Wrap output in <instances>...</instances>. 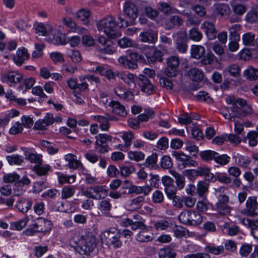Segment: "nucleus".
Listing matches in <instances>:
<instances>
[{
    "instance_id": "f257e3e1",
    "label": "nucleus",
    "mask_w": 258,
    "mask_h": 258,
    "mask_svg": "<svg viewBox=\"0 0 258 258\" xmlns=\"http://www.w3.org/2000/svg\"><path fill=\"white\" fill-rule=\"evenodd\" d=\"M118 78L121 79L125 83L130 85L134 83L135 86L137 83L141 88V91L150 95L154 92V86L150 81L144 75H140L138 77L131 73H120L118 75Z\"/></svg>"
},
{
    "instance_id": "f03ea898",
    "label": "nucleus",
    "mask_w": 258,
    "mask_h": 258,
    "mask_svg": "<svg viewBox=\"0 0 258 258\" xmlns=\"http://www.w3.org/2000/svg\"><path fill=\"white\" fill-rule=\"evenodd\" d=\"M97 244V240L91 232L83 236L75 246V250L81 254L89 255L93 252Z\"/></svg>"
},
{
    "instance_id": "7ed1b4c3",
    "label": "nucleus",
    "mask_w": 258,
    "mask_h": 258,
    "mask_svg": "<svg viewBox=\"0 0 258 258\" xmlns=\"http://www.w3.org/2000/svg\"><path fill=\"white\" fill-rule=\"evenodd\" d=\"M120 236L119 230L112 227L102 232L100 238L102 242L108 246L118 248L122 245V242L120 239Z\"/></svg>"
},
{
    "instance_id": "20e7f679",
    "label": "nucleus",
    "mask_w": 258,
    "mask_h": 258,
    "mask_svg": "<svg viewBox=\"0 0 258 258\" xmlns=\"http://www.w3.org/2000/svg\"><path fill=\"white\" fill-rule=\"evenodd\" d=\"M99 31L104 30L106 35L111 39L115 38L118 35L117 23L113 17L104 18L96 23Z\"/></svg>"
},
{
    "instance_id": "39448f33",
    "label": "nucleus",
    "mask_w": 258,
    "mask_h": 258,
    "mask_svg": "<svg viewBox=\"0 0 258 258\" xmlns=\"http://www.w3.org/2000/svg\"><path fill=\"white\" fill-rule=\"evenodd\" d=\"M190 52L192 58L197 59L201 58L200 62L203 65L211 64L215 58V55L212 52L208 53L205 55V49L202 45H191Z\"/></svg>"
},
{
    "instance_id": "423d86ee",
    "label": "nucleus",
    "mask_w": 258,
    "mask_h": 258,
    "mask_svg": "<svg viewBox=\"0 0 258 258\" xmlns=\"http://www.w3.org/2000/svg\"><path fill=\"white\" fill-rule=\"evenodd\" d=\"M178 219L182 224L190 226H197L203 221L199 213L190 210L182 212L178 216Z\"/></svg>"
},
{
    "instance_id": "0eeeda50",
    "label": "nucleus",
    "mask_w": 258,
    "mask_h": 258,
    "mask_svg": "<svg viewBox=\"0 0 258 258\" xmlns=\"http://www.w3.org/2000/svg\"><path fill=\"white\" fill-rule=\"evenodd\" d=\"M118 62L123 68L135 69L138 68L137 62H144V58L137 52H131L128 56H122L118 59Z\"/></svg>"
},
{
    "instance_id": "6e6552de",
    "label": "nucleus",
    "mask_w": 258,
    "mask_h": 258,
    "mask_svg": "<svg viewBox=\"0 0 258 258\" xmlns=\"http://www.w3.org/2000/svg\"><path fill=\"white\" fill-rule=\"evenodd\" d=\"M237 103V104L231 108L235 117H243L251 113V108L246 104L245 100L238 98Z\"/></svg>"
},
{
    "instance_id": "1a4fd4ad",
    "label": "nucleus",
    "mask_w": 258,
    "mask_h": 258,
    "mask_svg": "<svg viewBox=\"0 0 258 258\" xmlns=\"http://www.w3.org/2000/svg\"><path fill=\"white\" fill-rule=\"evenodd\" d=\"M54 121L60 122L62 121V118L60 116L53 117L52 114L46 113L44 119L37 120L34 124V128L37 130H46V127L52 124Z\"/></svg>"
},
{
    "instance_id": "9d476101",
    "label": "nucleus",
    "mask_w": 258,
    "mask_h": 258,
    "mask_svg": "<svg viewBox=\"0 0 258 258\" xmlns=\"http://www.w3.org/2000/svg\"><path fill=\"white\" fill-rule=\"evenodd\" d=\"M97 41L103 46L98 49L100 53L112 54L115 52V48L113 46V42L112 40L106 38L104 36H99Z\"/></svg>"
},
{
    "instance_id": "9b49d317",
    "label": "nucleus",
    "mask_w": 258,
    "mask_h": 258,
    "mask_svg": "<svg viewBox=\"0 0 258 258\" xmlns=\"http://www.w3.org/2000/svg\"><path fill=\"white\" fill-rule=\"evenodd\" d=\"M172 155L178 161L181 163L182 168L196 166L197 165V162L191 159L190 156L185 155L182 152L173 151Z\"/></svg>"
},
{
    "instance_id": "f8f14e48",
    "label": "nucleus",
    "mask_w": 258,
    "mask_h": 258,
    "mask_svg": "<svg viewBox=\"0 0 258 258\" xmlns=\"http://www.w3.org/2000/svg\"><path fill=\"white\" fill-rule=\"evenodd\" d=\"M258 203L256 197H249L245 203V208L244 213L247 216L255 217L257 216L256 211L257 210Z\"/></svg>"
},
{
    "instance_id": "ddd939ff",
    "label": "nucleus",
    "mask_w": 258,
    "mask_h": 258,
    "mask_svg": "<svg viewBox=\"0 0 258 258\" xmlns=\"http://www.w3.org/2000/svg\"><path fill=\"white\" fill-rule=\"evenodd\" d=\"M187 34L185 32H179L176 34L175 47L180 53L186 52L187 48Z\"/></svg>"
},
{
    "instance_id": "4468645a",
    "label": "nucleus",
    "mask_w": 258,
    "mask_h": 258,
    "mask_svg": "<svg viewBox=\"0 0 258 258\" xmlns=\"http://www.w3.org/2000/svg\"><path fill=\"white\" fill-rule=\"evenodd\" d=\"M33 227L37 229L38 232H45L49 231L52 227L50 221L44 218L39 217L34 221Z\"/></svg>"
},
{
    "instance_id": "2eb2a0df",
    "label": "nucleus",
    "mask_w": 258,
    "mask_h": 258,
    "mask_svg": "<svg viewBox=\"0 0 258 258\" xmlns=\"http://www.w3.org/2000/svg\"><path fill=\"white\" fill-rule=\"evenodd\" d=\"M67 37L65 34L57 30L52 31L49 36V41L54 45H64L67 43Z\"/></svg>"
},
{
    "instance_id": "dca6fc26",
    "label": "nucleus",
    "mask_w": 258,
    "mask_h": 258,
    "mask_svg": "<svg viewBox=\"0 0 258 258\" xmlns=\"http://www.w3.org/2000/svg\"><path fill=\"white\" fill-rule=\"evenodd\" d=\"M23 78L22 75L16 72H9L3 74L1 76V80L3 83L8 82L20 83Z\"/></svg>"
},
{
    "instance_id": "f3484780",
    "label": "nucleus",
    "mask_w": 258,
    "mask_h": 258,
    "mask_svg": "<svg viewBox=\"0 0 258 258\" xmlns=\"http://www.w3.org/2000/svg\"><path fill=\"white\" fill-rule=\"evenodd\" d=\"M212 9L214 15L221 16L228 15L230 13V8L226 4H216L213 6Z\"/></svg>"
},
{
    "instance_id": "a211bd4d",
    "label": "nucleus",
    "mask_w": 258,
    "mask_h": 258,
    "mask_svg": "<svg viewBox=\"0 0 258 258\" xmlns=\"http://www.w3.org/2000/svg\"><path fill=\"white\" fill-rule=\"evenodd\" d=\"M29 58V54L28 53L27 49L24 47L19 48L17 52L16 56L13 58V60L15 63L18 66H21L25 60H27Z\"/></svg>"
},
{
    "instance_id": "6ab92c4d",
    "label": "nucleus",
    "mask_w": 258,
    "mask_h": 258,
    "mask_svg": "<svg viewBox=\"0 0 258 258\" xmlns=\"http://www.w3.org/2000/svg\"><path fill=\"white\" fill-rule=\"evenodd\" d=\"M201 28L205 29V33L209 40H214L217 37V31L212 23L205 22L202 24Z\"/></svg>"
},
{
    "instance_id": "aec40b11",
    "label": "nucleus",
    "mask_w": 258,
    "mask_h": 258,
    "mask_svg": "<svg viewBox=\"0 0 258 258\" xmlns=\"http://www.w3.org/2000/svg\"><path fill=\"white\" fill-rule=\"evenodd\" d=\"M109 106L112 108V112L113 113L122 117H125L126 116L127 112L125 110V107L121 104L119 102L117 101H111L109 103Z\"/></svg>"
},
{
    "instance_id": "412c9836",
    "label": "nucleus",
    "mask_w": 258,
    "mask_h": 258,
    "mask_svg": "<svg viewBox=\"0 0 258 258\" xmlns=\"http://www.w3.org/2000/svg\"><path fill=\"white\" fill-rule=\"evenodd\" d=\"M199 176H205L206 180L214 182L215 179L214 178V174L211 173V169L206 166L198 167L196 169Z\"/></svg>"
},
{
    "instance_id": "4be33fe9",
    "label": "nucleus",
    "mask_w": 258,
    "mask_h": 258,
    "mask_svg": "<svg viewBox=\"0 0 258 258\" xmlns=\"http://www.w3.org/2000/svg\"><path fill=\"white\" fill-rule=\"evenodd\" d=\"M114 93L119 98L128 100H133L134 95L133 93L130 91L126 90V89L122 87L118 86L114 89Z\"/></svg>"
},
{
    "instance_id": "5701e85b",
    "label": "nucleus",
    "mask_w": 258,
    "mask_h": 258,
    "mask_svg": "<svg viewBox=\"0 0 258 258\" xmlns=\"http://www.w3.org/2000/svg\"><path fill=\"white\" fill-rule=\"evenodd\" d=\"M140 39L144 42L154 43L157 39V33L154 31L143 32L140 33Z\"/></svg>"
},
{
    "instance_id": "b1692460",
    "label": "nucleus",
    "mask_w": 258,
    "mask_h": 258,
    "mask_svg": "<svg viewBox=\"0 0 258 258\" xmlns=\"http://www.w3.org/2000/svg\"><path fill=\"white\" fill-rule=\"evenodd\" d=\"M25 159L28 160L31 163H34L40 165L42 162V156L41 155L34 153L28 150L27 148L23 149Z\"/></svg>"
},
{
    "instance_id": "393cba45",
    "label": "nucleus",
    "mask_w": 258,
    "mask_h": 258,
    "mask_svg": "<svg viewBox=\"0 0 258 258\" xmlns=\"http://www.w3.org/2000/svg\"><path fill=\"white\" fill-rule=\"evenodd\" d=\"M187 76L194 81L198 82L203 80L204 75L202 71L196 68H192L187 71Z\"/></svg>"
},
{
    "instance_id": "a878e982",
    "label": "nucleus",
    "mask_w": 258,
    "mask_h": 258,
    "mask_svg": "<svg viewBox=\"0 0 258 258\" xmlns=\"http://www.w3.org/2000/svg\"><path fill=\"white\" fill-rule=\"evenodd\" d=\"M243 76L250 81H255L258 78V69L252 66H248L243 72Z\"/></svg>"
},
{
    "instance_id": "bb28decb",
    "label": "nucleus",
    "mask_w": 258,
    "mask_h": 258,
    "mask_svg": "<svg viewBox=\"0 0 258 258\" xmlns=\"http://www.w3.org/2000/svg\"><path fill=\"white\" fill-rule=\"evenodd\" d=\"M151 55L147 56L148 61L154 62L158 61L161 62L163 60V53L161 51L157 49L156 48H153L150 49Z\"/></svg>"
},
{
    "instance_id": "cd10ccee",
    "label": "nucleus",
    "mask_w": 258,
    "mask_h": 258,
    "mask_svg": "<svg viewBox=\"0 0 258 258\" xmlns=\"http://www.w3.org/2000/svg\"><path fill=\"white\" fill-rule=\"evenodd\" d=\"M32 205V203L30 200L23 199L19 200L16 207L19 211L25 213L30 209Z\"/></svg>"
},
{
    "instance_id": "c85d7f7f",
    "label": "nucleus",
    "mask_w": 258,
    "mask_h": 258,
    "mask_svg": "<svg viewBox=\"0 0 258 258\" xmlns=\"http://www.w3.org/2000/svg\"><path fill=\"white\" fill-rule=\"evenodd\" d=\"M137 8L133 3L126 2L124 4L123 13L126 16H137Z\"/></svg>"
},
{
    "instance_id": "c756f323",
    "label": "nucleus",
    "mask_w": 258,
    "mask_h": 258,
    "mask_svg": "<svg viewBox=\"0 0 258 258\" xmlns=\"http://www.w3.org/2000/svg\"><path fill=\"white\" fill-rule=\"evenodd\" d=\"M157 154L153 153L146 159L145 162L143 165L150 169H156L158 167L157 164Z\"/></svg>"
},
{
    "instance_id": "7c9ffc66",
    "label": "nucleus",
    "mask_w": 258,
    "mask_h": 258,
    "mask_svg": "<svg viewBox=\"0 0 258 258\" xmlns=\"http://www.w3.org/2000/svg\"><path fill=\"white\" fill-rule=\"evenodd\" d=\"M124 225L125 226H131L133 230H137L138 229H145L146 225L141 221H133V220L127 218L124 221Z\"/></svg>"
},
{
    "instance_id": "2f4dec72",
    "label": "nucleus",
    "mask_w": 258,
    "mask_h": 258,
    "mask_svg": "<svg viewBox=\"0 0 258 258\" xmlns=\"http://www.w3.org/2000/svg\"><path fill=\"white\" fill-rule=\"evenodd\" d=\"M159 10L165 15L178 14L177 10L171 7V6L166 3H160Z\"/></svg>"
},
{
    "instance_id": "473e14b6",
    "label": "nucleus",
    "mask_w": 258,
    "mask_h": 258,
    "mask_svg": "<svg viewBox=\"0 0 258 258\" xmlns=\"http://www.w3.org/2000/svg\"><path fill=\"white\" fill-rule=\"evenodd\" d=\"M204 249L208 253H210L214 255L222 254L224 251V248L223 245L216 246L212 244L206 245Z\"/></svg>"
},
{
    "instance_id": "72a5a7b5",
    "label": "nucleus",
    "mask_w": 258,
    "mask_h": 258,
    "mask_svg": "<svg viewBox=\"0 0 258 258\" xmlns=\"http://www.w3.org/2000/svg\"><path fill=\"white\" fill-rule=\"evenodd\" d=\"M159 258H175L176 253L169 247L161 248L159 251Z\"/></svg>"
},
{
    "instance_id": "f704fd0d",
    "label": "nucleus",
    "mask_w": 258,
    "mask_h": 258,
    "mask_svg": "<svg viewBox=\"0 0 258 258\" xmlns=\"http://www.w3.org/2000/svg\"><path fill=\"white\" fill-rule=\"evenodd\" d=\"M28 221V218H24L18 221L11 222L10 229L13 230L20 231L26 226Z\"/></svg>"
},
{
    "instance_id": "c9c22d12",
    "label": "nucleus",
    "mask_w": 258,
    "mask_h": 258,
    "mask_svg": "<svg viewBox=\"0 0 258 258\" xmlns=\"http://www.w3.org/2000/svg\"><path fill=\"white\" fill-rule=\"evenodd\" d=\"M165 22L166 23L167 29H171L175 25L180 26L183 23V20L180 17H169Z\"/></svg>"
},
{
    "instance_id": "e433bc0d",
    "label": "nucleus",
    "mask_w": 258,
    "mask_h": 258,
    "mask_svg": "<svg viewBox=\"0 0 258 258\" xmlns=\"http://www.w3.org/2000/svg\"><path fill=\"white\" fill-rule=\"evenodd\" d=\"M216 152L212 150H206L201 151L199 153L201 158L206 161L209 162L211 160H214Z\"/></svg>"
},
{
    "instance_id": "4c0bfd02",
    "label": "nucleus",
    "mask_w": 258,
    "mask_h": 258,
    "mask_svg": "<svg viewBox=\"0 0 258 258\" xmlns=\"http://www.w3.org/2000/svg\"><path fill=\"white\" fill-rule=\"evenodd\" d=\"M242 40L243 44L246 46H254V34L251 32L243 34Z\"/></svg>"
},
{
    "instance_id": "58836bf2",
    "label": "nucleus",
    "mask_w": 258,
    "mask_h": 258,
    "mask_svg": "<svg viewBox=\"0 0 258 258\" xmlns=\"http://www.w3.org/2000/svg\"><path fill=\"white\" fill-rule=\"evenodd\" d=\"M155 116V113L153 111L149 109L145 110V112L138 116L137 117L139 120V122L147 121L149 118H152Z\"/></svg>"
},
{
    "instance_id": "ea45409f",
    "label": "nucleus",
    "mask_w": 258,
    "mask_h": 258,
    "mask_svg": "<svg viewBox=\"0 0 258 258\" xmlns=\"http://www.w3.org/2000/svg\"><path fill=\"white\" fill-rule=\"evenodd\" d=\"M50 166L48 165L44 166H40V165H36L34 167V170L37 174L38 176H46L48 171L50 170Z\"/></svg>"
},
{
    "instance_id": "a19ab883",
    "label": "nucleus",
    "mask_w": 258,
    "mask_h": 258,
    "mask_svg": "<svg viewBox=\"0 0 258 258\" xmlns=\"http://www.w3.org/2000/svg\"><path fill=\"white\" fill-rule=\"evenodd\" d=\"M230 157L226 154L220 155L216 152L214 161L221 165H226L229 162Z\"/></svg>"
},
{
    "instance_id": "79ce46f5",
    "label": "nucleus",
    "mask_w": 258,
    "mask_h": 258,
    "mask_svg": "<svg viewBox=\"0 0 258 258\" xmlns=\"http://www.w3.org/2000/svg\"><path fill=\"white\" fill-rule=\"evenodd\" d=\"M147 230L146 227L145 229H141L137 236V240L140 242H145L151 241L152 238L150 235L147 234Z\"/></svg>"
},
{
    "instance_id": "37998d69",
    "label": "nucleus",
    "mask_w": 258,
    "mask_h": 258,
    "mask_svg": "<svg viewBox=\"0 0 258 258\" xmlns=\"http://www.w3.org/2000/svg\"><path fill=\"white\" fill-rule=\"evenodd\" d=\"M209 185V183L205 181H199L197 184V186L196 187L197 193H198L200 196H203L205 192L208 191Z\"/></svg>"
},
{
    "instance_id": "c03bdc74",
    "label": "nucleus",
    "mask_w": 258,
    "mask_h": 258,
    "mask_svg": "<svg viewBox=\"0 0 258 258\" xmlns=\"http://www.w3.org/2000/svg\"><path fill=\"white\" fill-rule=\"evenodd\" d=\"M94 192L96 194V197H98L99 195H102L101 199L104 198L107 195V189L106 186L97 185L94 187H91Z\"/></svg>"
},
{
    "instance_id": "a18cd8bd",
    "label": "nucleus",
    "mask_w": 258,
    "mask_h": 258,
    "mask_svg": "<svg viewBox=\"0 0 258 258\" xmlns=\"http://www.w3.org/2000/svg\"><path fill=\"white\" fill-rule=\"evenodd\" d=\"M6 158L10 165H21L23 162V158L18 155L7 156Z\"/></svg>"
},
{
    "instance_id": "49530a36",
    "label": "nucleus",
    "mask_w": 258,
    "mask_h": 258,
    "mask_svg": "<svg viewBox=\"0 0 258 258\" xmlns=\"http://www.w3.org/2000/svg\"><path fill=\"white\" fill-rule=\"evenodd\" d=\"M75 188L73 186H66L62 188L61 191V198L63 199L72 197L75 192Z\"/></svg>"
},
{
    "instance_id": "de8ad7c7",
    "label": "nucleus",
    "mask_w": 258,
    "mask_h": 258,
    "mask_svg": "<svg viewBox=\"0 0 258 258\" xmlns=\"http://www.w3.org/2000/svg\"><path fill=\"white\" fill-rule=\"evenodd\" d=\"M128 157L131 160L139 161L144 159L145 155L141 152L130 151L128 153Z\"/></svg>"
},
{
    "instance_id": "09e8293b",
    "label": "nucleus",
    "mask_w": 258,
    "mask_h": 258,
    "mask_svg": "<svg viewBox=\"0 0 258 258\" xmlns=\"http://www.w3.org/2000/svg\"><path fill=\"white\" fill-rule=\"evenodd\" d=\"M243 222L244 224H248L251 227V234L254 238L258 239V226L255 225L253 221L250 220L248 219L244 220Z\"/></svg>"
},
{
    "instance_id": "8fccbe9b",
    "label": "nucleus",
    "mask_w": 258,
    "mask_h": 258,
    "mask_svg": "<svg viewBox=\"0 0 258 258\" xmlns=\"http://www.w3.org/2000/svg\"><path fill=\"white\" fill-rule=\"evenodd\" d=\"M19 175L16 173L6 174L3 177L4 181L6 183H15L18 181Z\"/></svg>"
},
{
    "instance_id": "3c124183",
    "label": "nucleus",
    "mask_w": 258,
    "mask_h": 258,
    "mask_svg": "<svg viewBox=\"0 0 258 258\" xmlns=\"http://www.w3.org/2000/svg\"><path fill=\"white\" fill-rule=\"evenodd\" d=\"M173 176L175 179L177 187L179 189H182L184 187L185 184V178L184 176L177 173H174Z\"/></svg>"
},
{
    "instance_id": "603ef678",
    "label": "nucleus",
    "mask_w": 258,
    "mask_h": 258,
    "mask_svg": "<svg viewBox=\"0 0 258 258\" xmlns=\"http://www.w3.org/2000/svg\"><path fill=\"white\" fill-rule=\"evenodd\" d=\"M135 168L133 166H122L119 168V174L122 177L128 176L132 172L135 171Z\"/></svg>"
},
{
    "instance_id": "864d4df0",
    "label": "nucleus",
    "mask_w": 258,
    "mask_h": 258,
    "mask_svg": "<svg viewBox=\"0 0 258 258\" xmlns=\"http://www.w3.org/2000/svg\"><path fill=\"white\" fill-rule=\"evenodd\" d=\"M185 149L189 151L191 155L196 156L198 153V147L189 141L185 142Z\"/></svg>"
},
{
    "instance_id": "5fc2aeb1",
    "label": "nucleus",
    "mask_w": 258,
    "mask_h": 258,
    "mask_svg": "<svg viewBox=\"0 0 258 258\" xmlns=\"http://www.w3.org/2000/svg\"><path fill=\"white\" fill-rule=\"evenodd\" d=\"M173 166V163L170 157L169 156H164L161 160V166L164 169L171 168Z\"/></svg>"
},
{
    "instance_id": "6e6d98bb",
    "label": "nucleus",
    "mask_w": 258,
    "mask_h": 258,
    "mask_svg": "<svg viewBox=\"0 0 258 258\" xmlns=\"http://www.w3.org/2000/svg\"><path fill=\"white\" fill-rule=\"evenodd\" d=\"M189 38L194 41H199L202 38V34L197 29L192 28L189 31Z\"/></svg>"
},
{
    "instance_id": "4d7b16f0",
    "label": "nucleus",
    "mask_w": 258,
    "mask_h": 258,
    "mask_svg": "<svg viewBox=\"0 0 258 258\" xmlns=\"http://www.w3.org/2000/svg\"><path fill=\"white\" fill-rule=\"evenodd\" d=\"M250 161V159L246 156L240 155L236 157V162L239 166L243 167L247 166Z\"/></svg>"
},
{
    "instance_id": "13d9d810",
    "label": "nucleus",
    "mask_w": 258,
    "mask_h": 258,
    "mask_svg": "<svg viewBox=\"0 0 258 258\" xmlns=\"http://www.w3.org/2000/svg\"><path fill=\"white\" fill-rule=\"evenodd\" d=\"M191 13L197 15L199 16H205L206 11L204 7L201 5H196L192 7Z\"/></svg>"
},
{
    "instance_id": "bf43d9fd",
    "label": "nucleus",
    "mask_w": 258,
    "mask_h": 258,
    "mask_svg": "<svg viewBox=\"0 0 258 258\" xmlns=\"http://www.w3.org/2000/svg\"><path fill=\"white\" fill-rule=\"evenodd\" d=\"M252 250V245L245 243L241 245L239 253L242 256H247Z\"/></svg>"
},
{
    "instance_id": "052dcab7",
    "label": "nucleus",
    "mask_w": 258,
    "mask_h": 258,
    "mask_svg": "<svg viewBox=\"0 0 258 258\" xmlns=\"http://www.w3.org/2000/svg\"><path fill=\"white\" fill-rule=\"evenodd\" d=\"M68 55L74 62H79L81 60V54L78 50L69 51Z\"/></svg>"
},
{
    "instance_id": "680f3d73",
    "label": "nucleus",
    "mask_w": 258,
    "mask_h": 258,
    "mask_svg": "<svg viewBox=\"0 0 258 258\" xmlns=\"http://www.w3.org/2000/svg\"><path fill=\"white\" fill-rule=\"evenodd\" d=\"M144 201V197L139 196L136 198L133 199L130 205L131 206H134L135 208L140 209L142 207Z\"/></svg>"
},
{
    "instance_id": "e2e57ef3",
    "label": "nucleus",
    "mask_w": 258,
    "mask_h": 258,
    "mask_svg": "<svg viewBox=\"0 0 258 258\" xmlns=\"http://www.w3.org/2000/svg\"><path fill=\"white\" fill-rule=\"evenodd\" d=\"M167 66L177 69L179 66V59L178 56H172L167 60Z\"/></svg>"
},
{
    "instance_id": "0e129e2a",
    "label": "nucleus",
    "mask_w": 258,
    "mask_h": 258,
    "mask_svg": "<svg viewBox=\"0 0 258 258\" xmlns=\"http://www.w3.org/2000/svg\"><path fill=\"white\" fill-rule=\"evenodd\" d=\"M118 45L121 48L131 47L133 45V41L126 37H123L117 41Z\"/></svg>"
},
{
    "instance_id": "69168bd1",
    "label": "nucleus",
    "mask_w": 258,
    "mask_h": 258,
    "mask_svg": "<svg viewBox=\"0 0 258 258\" xmlns=\"http://www.w3.org/2000/svg\"><path fill=\"white\" fill-rule=\"evenodd\" d=\"M36 32L39 35L42 36H47L49 33L46 29L45 25L43 23H38L35 28Z\"/></svg>"
},
{
    "instance_id": "338daca9",
    "label": "nucleus",
    "mask_w": 258,
    "mask_h": 258,
    "mask_svg": "<svg viewBox=\"0 0 258 258\" xmlns=\"http://www.w3.org/2000/svg\"><path fill=\"white\" fill-rule=\"evenodd\" d=\"M111 207L110 203L107 200H104L100 202L99 209L101 211L107 214L110 211Z\"/></svg>"
},
{
    "instance_id": "774afa93",
    "label": "nucleus",
    "mask_w": 258,
    "mask_h": 258,
    "mask_svg": "<svg viewBox=\"0 0 258 258\" xmlns=\"http://www.w3.org/2000/svg\"><path fill=\"white\" fill-rule=\"evenodd\" d=\"M35 255L37 257H40L44 253L48 250V247L45 246H38L34 247Z\"/></svg>"
}]
</instances>
